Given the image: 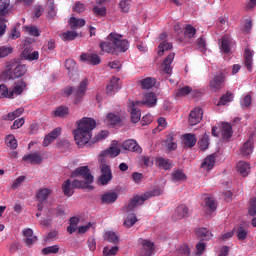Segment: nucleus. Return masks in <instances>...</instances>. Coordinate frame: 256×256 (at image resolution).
Masks as SVG:
<instances>
[{"instance_id": "obj_1", "label": "nucleus", "mask_w": 256, "mask_h": 256, "mask_svg": "<svg viewBox=\"0 0 256 256\" xmlns=\"http://www.w3.org/2000/svg\"><path fill=\"white\" fill-rule=\"evenodd\" d=\"M97 123L92 118L84 117L78 121V128L74 130V140L78 147H85L91 140V131L95 129Z\"/></svg>"}, {"instance_id": "obj_2", "label": "nucleus", "mask_w": 256, "mask_h": 256, "mask_svg": "<svg viewBox=\"0 0 256 256\" xmlns=\"http://www.w3.org/2000/svg\"><path fill=\"white\" fill-rule=\"evenodd\" d=\"M104 53H125L129 49V41L123 39V36L117 33H110L105 42L100 44Z\"/></svg>"}, {"instance_id": "obj_3", "label": "nucleus", "mask_w": 256, "mask_h": 256, "mask_svg": "<svg viewBox=\"0 0 256 256\" xmlns=\"http://www.w3.org/2000/svg\"><path fill=\"white\" fill-rule=\"evenodd\" d=\"M27 73V66L17 63L16 60L6 62L5 68L2 72V77L6 81L20 79Z\"/></svg>"}, {"instance_id": "obj_4", "label": "nucleus", "mask_w": 256, "mask_h": 256, "mask_svg": "<svg viewBox=\"0 0 256 256\" xmlns=\"http://www.w3.org/2000/svg\"><path fill=\"white\" fill-rule=\"evenodd\" d=\"M161 193H163L162 189H154L152 192H146L142 196H134L124 209L127 212L133 211L135 207H138V205H143V203H145V201H147V199L150 197L161 195Z\"/></svg>"}, {"instance_id": "obj_5", "label": "nucleus", "mask_w": 256, "mask_h": 256, "mask_svg": "<svg viewBox=\"0 0 256 256\" xmlns=\"http://www.w3.org/2000/svg\"><path fill=\"white\" fill-rule=\"evenodd\" d=\"M87 85H89V81L84 79L75 91L73 87H67L64 89V93L67 95V97H69V95H73L74 93V105H79V103L83 101V97H85Z\"/></svg>"}, {"instance_id": "obj_6", "label": "nucleus", "mask_w": 256, "mask_h": 256, "mask_svg": "<svg viewBox=\"0 0 256 256\" xmlns=\"http://www.w3.org/2000/svg\"><path fill=\"white\" fill-rule=\"evenodd\" d=\"M76 177L84 179L86 183H93V176L91 174V170H89V166H80L76 168L71 173V178L75 179Z\"/></svg>"}, {"instance_id": "obj_7", "label": "nucleus", "mask_w": 256, "mask_h": 256, "mask_svg": "<svg viewBox=\"0 0 256 256\" xmlns=\"http://www.w3.org/2000/svg\"><path fill=\"white\" fill-rule=\"evenodd\" d=\"M53 194V190L50 188H40L36 193V200L38 201V211L43 210V204L47 199H49V196Z\"/></svg>"}, {"instance_id": "obj_8", "label": "nucleus", "mask_w": 256, "mask_h": 256, "mask_svg": "<svg viewBox=\"0 0 256 256\" xmlns=\"http://www.w3.org/2000/svg\"><path fill=\"white\" fill-rule=\"evenodd\" d=\"M210 91L217 93V91H221L223 87H225V74L219 73L210 81L209 84Z\"/></svg>"}, {"instance_id": "obj_9", "label": "nucleus", "mask_w": 256, "mask_h": 256, "mask_svg": "<svg viewBox=\"0 0 256 256\" xmlns=\"http://www.w3.org/2000/svg\"><path fill=\"white\" fill-rule=\"evenodd\" d=\"M140 106H141L140 101H136V102L129 101V103H128L132 123H139V121H141V110H139V108H137Z\"/></svg>"}, {"instance_id": "obj_10", "label": "nucleus", "mask_w": 256, "mask_h": 256, "mask_svg": "<svg viewBox=\"0 0 256 256\" xmlns=\"http://www.w3.org/2000/svg\"><path fill=\"white\" fill-rule=\"evenodd\" d=\"M100 171H101V176L99 178V182L101 185H107L111 179H113V174H111V167L107 164H100Z\"/></svg>"}, {"instance_id": "obj_11", "label": "nucleus", "mask_w": 256, "mask_h": 256, "mask_svg": "<svg viewBox=\"0 0 256 256\" xmlns=\"http://www.w3.org/2000/svg\"><path fill=\"white\" fill-rule=\"evenodd\" d=\"M202 119H203V109L197 107L190 112L188 117V123L189 125H192V126L199 125Z\"/></svg>"}, {"instance_id": "obj_12", "label": "nucleus", "mask_w": 256, "mask_h": 256, "mask_svg": "<svg viewBox=\"0 0 256 256\" xmlns=\"http://www.w3.org/2000/svg\"><path fill=\"white\" fill-rule=\"evenodd\" d=\"M122 148L125 151H131L132 153H142L143 149L141 148V146H139V143H137L135 140L133 139H128L125 140L122 143Z\"/></svg>"}, {"instance_id": "obj_13", "label": "nucleus", "mask_w": 256, "mask_h": 256, "mask_svg": "<svg viewBox=\"0 0 256 256\" xmlns=\"http://www.w3.org/2000/svg\"><path fill=\"white\" fill-rule=\"evenodd\" d=\"M185 217H189V207L185 204H181L176 208L172 219H174V221H181V219H185Z\"/></svg>"}, {"instance_id": "obj_14", "label": "nucleus", "mask_w": 256, "mask_h": 256, "mask_svg": "<svg viewBox=\"0 0 256 256\" xmlns=\"http://www.w3.org/2000/svg\"><path fill=\"white\" fill-rule=\"evenodd\" d=\"M25 89H27V82H25V80L21 79V80L14 82L13 89H10V91L12 93V99H14L15 97H17L19 95H22L23 91H25Z\"/></svg>"}, {"instance_id": "obj_15", "label": "nucleus", "mask_w": 256, "mask_h": 256, "mask_svg": "<svg viewBox=\"0 0 256 256\" xmlns=\"http://www.w3.org/2000/svg\"><path fill=\"white\" fill-rule=\"evenodd\" d=\"M139 102L140 105H146V107H155L157 105V94L147 92L144 94L143 100Z\"/></svg>"}, {"instance_id": "obj_16", "label": "nucleus", "mask_w": 256, "mask_h": 256, "mask_svg": "<svg viewBox=\"0 0 256 256\" xmlns=\"http://www.w3.org/2000/svg\"><path fill=\"white\" fill-rule=\"evenodd\" d=\"M80 61L82 63H89L90 65H99L101 63V57L97 54L83 53L80 56Z\"/></svg>"}, {"instance_id": "obj_17", "label": "nucleus", "mask_w": 256, "mask_h": 256, "mask_svg": "<svg viewBox=\"0 0 256 256\" xmlns=\"http://www.w3.org/2000/svg\"><path fill=\"white\" fill-rule=\"evenodd\" d=\"M59 135H61V127L55 128L44 137L43 146L49 147V145H51V143H53V141H55Z\"/></svg>"}, {"instance_id": "obj_18", "label": "nucleus", "mask_w": 256, "mask_h": 256, "mask_svg": "<svg viewBox=\"0 0 256 256\" xmlns=\"http://www.w3.org/2000/svg\"><path fill=\"white\" fill-rule=\"evenodd\" d=\"M220 50L224 55H231V37L225 35L220 40Z\"/></svg>"}, {"instance_id": "obj_19", "label": "nucleus", "mask_w": 256, "mask_h": 256, "mask_svg": "<svg viewBox=\"0 0 256 256\" xmlns=\"http://www.w3.org/2000/svg\"><path fill=\"white\" fill-rule=\"evenodd\" d=\"M120 89H121V83H119V78L113 77L110 80L109 85L106 87V93L107 95H114Z\"/></svg>"}, {"instance_id": "obj_20", "label": "nucleus", "mask_w": 256, "mask_h": 256, "mask_svg": "<svg viewBox=\"0 0 256 256\" xmlns=\"http://www.w3.org/2000/svg\"><path fill=\"white\" fill-rule=\"evenodd\" d=\"M121 153V149L117 146H112L101 152L99 156V161H103V157H112L115 158Z\"/></svg>"}, {"instance_id": "obj_21", "label": "nucleus", "mask_w": 256, "mask_h": 256, "mask_svg": "<svg viewBox=\"0 0 256 256\" xmlns=\"http://www.w3.org/2000/svg\"><path fill=\"white\" fill-rule=\"evenodd\" d=\"M174 59L175 53L172 52L164 59L162 63L163 71L164 73H167V75H171V73L173 72V67H171V63H173Z\"/></svg>"}, {"instance_id": "obj_22", "label": "nucleus", "mask_w": 256, "mask_h": 256, "mask_svg": "<svg viewBox=\"0 0 256 256\" xmlns=\"http://www.w3.org/2000/svg\"><path fill=\"white\" fill-rule=\"evenodd\" d=\"M52 117H59L60 119H67L69 117V107L59 106L52 111Z\"/></svg>"}, {"instance_id": "obj_23", "label": "nucleus", "mask_w": 256, "mask_h": 256, "mask_svg": "<svg viewBox=\"0 0 256 256\" xmlns=\"http://www.w3.org/2000/svg\"><path fill=\"white\" fill-rule=\"evenodd\" d=\"M23 235L25 237V243L27 247H31L34 243H37V236L33 235V229L27 228L23 230Z\"/></svg>"}, {"instance_id": "obj_24", "label": "nucleus", "mask_w": 256, "mask_h": 256, "mask_svg": "<svg viewBox=\"0 0 256 256\" xmlns=\"http://www.w3.org/2000/svg\"><path fill=\"white\" fill-rule=\"evenodd\" d=\"M236 170L242 177H247L251 171V165L245 161H240L236 165Z\"/></svg>"}, {"instance_id": "obj_25", "label": "nucleus", "mask_w": 256, "mask_h": 256, "mask_svg": "<svg viewBox=\"0 0 256 256\" xmlns=\"http://www.w3.org/2000/svg\"><path fill=\"white\" fill-rule=\"evenodd\" d=\"M215 167V154L207 156L201 164L204 171H211Z\"/></svg>"}, {"instance_id": "obj_26", "label": "nucleus", "mask_w": 256, "mask_h": 256, "mask_svg": "<svg viewBox=\"0 0 256 256\" xmlns=\"http://www.w3.org/2000/svg\"><path fill=\"white\" fill-rule=\"evenodd\" d=\"M172 181L174 183H183L187 179V175L181 169H175L171 173Z\"/></svg>"}, {"instance_id": "obj_27", "label": "nucleus", "mask_w": 256, "mask_h": 256, "mask_svg": "<svg viewBox=\"0 0 256 256\" xmlns=\"http://www.w3.org/2000/svg\"><path fill=\"white\" fill-rule=\"evenodd\" d=\"M244 65L248 69V71H252V69H253V52L249 48H246L244 51Z\"/></svg>"}, {"instance_id": "obj_28", "label": "nucleus", "mask_w": 256, "mask_h": 256, "mask_svg": "<svg viewBox=\"0 0 256 256\" xmlns=\"http://www.w3.org/2000/svg\"><path fill=\"white\" fill-rule=\"evenodd\" d=\"M195 234L199 239H203V241H209L213 237V234L207 228H196Z\"/></svg>"}, {"instance_id": "obj_29", "label": "nucleus", "mask_w": 256, "mask_h": 256, "mask_svg": "<svg viewBox=\"0 0 256 256\" xmlns=\"http://www.w3.org/2000/svg\"><path fill=\"white\" fill-rule=\"evenodd\" d=\"M22 57L26 61H37V59H39V52L38 51H33V50L29 49V48H26L22 52Z\"/></svg>"}, {"instance_id": "obj_30", "label": "nucleus", "mask_w": 256, "mask_h": 256, "mask_svg": "<svg viewBox=\"0 0 256 256\" xmlns=\"http://www.w3.org/2000/svg\"><path fill=\"white\" fill-rule=\"evenodd\" d=\"M22 161H29L32 165H39L43 161V158L38 153L28 154L22 158Z\"/></svg>"}, {"instance_id": "obj_31", "label": "nucleus", "mask_w": 256, "mask_h": 256, "mask_svg": "<svg viewBox=\"0 0 256 256\" xmlns=\"http://www.w3.org/2000/svg\"><path fill=\"white\" fill-rule=\"evenodd\" d=\"M156 167H159V169H164L165 171L171 169L173 167V162L169 159L165 158H157L156 160Z\"/></svg>"}, {"instance_id": "obj_32", "label": "nucleus", "mask_w": 256, "mask_h": 256, "mask_svg": "<svg viewBox=\"0 0 256 256\" xmlns=\"http://www.w3.org/2000/svg\"><path fill=\"white\" fill-rule=\"evenodd\" d=\"M117 193L115 192H106L102 195L101 201L102 203H106V205H109L111 203H115L117 201Z\"/></svg>"}, {"instance_id": "obj_33", "label": "nucleus", "mask_w": 256, "mask_h": 256, "mask_svg": "<svg viewBox=\"0 0 256 256\" xmlns=\"http://www.w3.org/2000/svg\"><path fill=\"white\" fill-rule=\"evenodd\" d=\"M92 182H86L85 180H73L72 187L74 189H93V186H91Z\"/></svg>"}, {"instance_id": "obj_34", "label": "nucleus", "mask_w": 256, "mask_h": 256, "mask_svg": "<svg viewBox=\"0 0 256 256\" xmlns=\"http://www.w3.org/2000/svg\"><path fill=\"white\" fill-rule=\"evenodd\" d=\"M222 137L223 139H231L233 135V127L229 123H222Z\"/></svg>"}, {"instance_id": "obj_35", "label": "nucleus", "mask_w": 256, "mask_h": 256, "mask_svg": "<svg viewBox=\"0 0 256 256\" xmlns=\"http://www.w3.org/2000/svg\"><path fill=\"white\" fill-rule=\"evenodd\" d=\"M137 223V215L135 213H130L127 215V217L124 219L123 225L126 227V229H130V227H133Z\"/></svg>"}, {"instance_id": "obj_36", "label": "nucleus", "mask_w": 256, "mask_h": 256, "mask_svg": "<svg viewBox=\"0 0 256 256\" xmlns=\"http://www.w3.org/2000/svg\"><path fill=\"white\" fill-rule=\"evenodd\" d=\"M74 189L75 188H73V183H71V180L69 179L62 184V190L66 197H71L74 193Z\"/></svg>"}, {"instance_id": "obj_37", "label": "nucleus", "mask_w": 256, "mask_h": 256, "mask_svg": "<svg viewBox=\"0 0 256 256\" xmlns=\"http://www.w3.org/2000/svg\"><path fill=\"white\" fill-rule=\"evenodd\" d=\"M240 152L244 157L251 155V153H253V142H251V140L246 141L240 149Z\"/></svg>"}, {"instance_id": "obj_38", "label": "nucleus", "mask_w": 256, "mask_h": 256, "mask_svg": "<svg viewBox=\"0 0 256 256\" xmlns=\"http://www.w3.org/2000/svg\"><path fill=\"white\" fill-rule=\"evenodd\" d=\"M0 99H13V93L11 89L7 87L5 84L0 85Z\"/></svg>"}, {"instance_id": "obj_39", "label": "nucleus", "mask_w": 256, "mask_h": 256, "mask_svg": "<svg viewBox=\"0 0 256 256\" xmlns=\"http://www.w3.org/2000/svg\"><path fill=\"white\" fill-rule=\"evenodd\" d=\"M184 138V145L186 147H195V143H197V137L194 134H185Z\"/></svg>"}, {"instance_id": "obj_40", "label": "nucleus", "mask_w": 256, "mask_h": 256, "mask_svg": "<svg viewBox=\"0 0 256 256\" xmlns=\"http://www.w3.org/2000/svg\"><path fill=\"white\" fill-rule=\"evenodd\" d=\"M122 121L121 116L115 113H109L106 117V122L109 125H119V122Z\"/></svg>"}, {"instance_id": "obj_41", "label": "nucleus", "mask_w": 256, "mask_h": 256, "mask_svg": "<svg viewBox=\"0 0 256 256\" xmlns=\"http://www.w3.org/2000/svg\"><path fill=\"white\" fill-rule=\"evenodd\" d=\"M5 144L7 145V147L13 150L17 149L18 147L17 139L13 134H9L5 137Z\"/></svg>"}, {"instance_id": "obj_42", "label": "nucleus", "mask_w": 256, "mask_h": 256, "mask_svg": "<svg viewBox=\"0 0 256 256\" xmlns=\"http://www.w3.org/2000/svg\"><path fill=\"white\" fill-rule=\"evenodd\" d=\"M85 23V19H79L76 17L70 18V27H72V29H79L81 27H85Z\"/></svg>"}, {"instance_id": "obj_43", "label": "nucleus", "mask_w": 256, "mask_h": 256, "mask_svg": "<svg viewBox=\"0 0 256 256\" xmlns=\"http://www.w3.org/2000/svg\"><path fill=\"white\" fill-rule=\"evenodd\" d=\"M193 92V88H191L190 86H183L181 88H179L178 90H176L175 92V96L176 97H187V95H190V93Z\"/></svg>"}, {"instance_id": "obj_44", "label": "nucleus", "mask_w": 256, "mask_h": 256, "mask_svg": "<svg viewBox=\"0 0 256 256\" xmlns=\"http://www.w3.org/2000/svg\"><path fill=\"white\" fill-rule=\"evenodd\" d=\"M155 83H157L155 78H145L140 81L142 89H151L152 87H155Z\"/></svg>"}, {"instance_id": "obj_45", "label": "nucleus", "mask_w": 256, "mask_h": 256, "mask_svg": "<svg viewBox=\"0 0 256 256\" xmlns=\"http://www.w3.org/2000/svg\"><path fill=\"white\" fill-rule=\"evenodd\" d=\"M204 207L207 211H215V209H217V204L213 198L206 197L204 199Z\"/></svg>"}, {"instance_id": "obj_46", "label": "nucleus", "mask_w": 256, "mask_h": 256, "mask_svg": "<svg viewBox=\"0 0 256 256\" xmlns=\"http://www.w3.org/2000/svg\"><path fill=\"white\" fill-rule=\"evenodd\" d=\"M11 0H0V15L5 16L9 13Z\"/></svg>"}, {"instance_id": "obj_47", "label": "nucleus", "mask_w": 256, "mask_h": 256, "mask_svg": "<svg viewBox=\"0 0 256 256\" xmlns=\"http://www.w3.org/2000/svg\"><path fill=\"white\" fill-rule=\"evenodd\" d=\"M77 225H79V218L77 217L70 218V224L67 227V231L70 235H72V233H75V231H77Z\"/></svg>"}, {"instance_id": "obj_48", "label": "nucleus", "mask_w": 256, "mask_h": 256, "mask_svg": "<svg viewBox=\"0 0 256 256\" xmlns=\"http://www.w3.org/2000/svg\"><path fill=\"white\" fill-rule=\"evenodd\" d=\"M158 55L160 57H162L163 53H165V51H169V49H173V44L167 42V41H163L160 43L159 47H158Z\"/></svg>"}, {"instance_id": "obj_49", "label": "nucleus", "mask_w": 256, "mask_h": 256, "mask_svg": "<svg viewBox=\"0 0 256 256\" xmlns=\"http://www.w3.org/2000/svg\"><path fill=\"white\" fill-rule=\"evenodd\" d=\"M105 241H109V243H119V236L115 234L113 231H108L104 234Z\"/></svg>"}, {"instance_id": "obj_50", "label": "nucleus", "mask_w": 256, "mask_h": 256, "mask_svg": "<svg viewBox=\"0 0 256 256\" xmlns=\"http://www.w3.org/2000/svg\"><path fill=\"white\" fill-rule=\"evenodd\" d=\"M166 145L169 151H175L177 149V142L173 138V134H169L166 139Z\"/></svg>"}, {"instance_id": "obj_51", "label": "nucleus", "mask_w": 256, "mask_h": 256, "mask_svg": "<svg viewBox=\"0 0 256 256\" xmlns=\"http://www.w3.org/2000/svg\"><path fill=\"white\" fill-rule=\"evenodd\" d=\"M196 33H197V29H195V27L189 24L186 25L185 32H184L185 37H187L188 39H193Z\"/></svg>"}, {"instance_id": "obj_52", "label": "nucleus", "mask_w": 256, "mask_h": 256, "mask_svg": "<svg viewBox=\"0 0 256 256\" xmlns=\"http://www.w3.org/2000/svg\"><path fill=\"white\" fill-rule=\"evenodd\" d=\"M77 32L68 31L64 32L60 35L62 41H73L77 37Z\"/></svg>"}, {"instance_id": "obj_53", "label": "nucleus", "mask_w": 256, "mask_h": 256, "mask_svg": "<svg viewBox=\"0 0 256 256\" xmlns=\"http://www.w3.org/2000/svg\"><path fill=\"white\" fill-rule=\"evenodd\" d=\"M199 147L205 151V149L209 148V135L204 134L203 137L198 141Z\"/></svg>"}, {"instance_id": "obj_54", "label": "nucleus", "mask_w": 256, "mask_h": 256, "mask_svg": "<svg viewBox=\"0 0 256 256\" xmlns=\"http://www.w3.org/2000/svg\"><path fill=\"white\" fill-rule=\"evenodd\" d=\"M231 101H233V93L227 92L220 98V101L217 105H225L226 103H231Z\"/></svg>"}, {"instance_id": "obj_55", "label": "nucleus", "mask_w": 256, "mask_h": 256, "mask_svg": "<svg viewBox=\"0 0 256 256\" xmlns=\"http://www.w3.org/2000/svg\"><path fill=\"white\" fill-rule=\"evenodd\" d=\"M119 7L122 13H129V9H131V1L121 0L119 3Z\"/></svg>"}, {"instance_id": "obj_56", "label": "nucleus", "mask_w": 256, "mask_h": 256, "mask_svg": "<svg viewBox=\"0 0 256 256\" xmlns=\"http://www.w3.org/2000/svg\"><path fill=\"white\" fill-rule=\"evenodd\" d=\"M11 53H13V48L9 46L0 47V59H3V57H7L8 55H11Z\"/></svg>"}, {"instance_id": "obj_57", "label": "nucleus", "mask_w": 256, "mask_h": 256, "mask_svg": "<svg viewBox=\"0 0 256 256\" xmlns=\"http://www.w3.org/2000/svg\"><path fill=\"white\" fill-rule=\"evenodd\" d=\"M116 253H119V248L117 246H113L112 248L105 247L103 249L104 256H111V255H115Z\"/></svg>"}, {"instance_id": "obj_58", "label": "nucleus", "mask_w": 256, "mask_h": 256, "mask_svg": "<svg viewBox=\"0 0 256 256\" xmlns=\"http://www.w3.org/2000/svg\"><path fill=\"white\" fill-rule=\"evenodd\" d=\"M25 31L28 33V35H32V37H39L40 35L39 29H37L35 26H26Z\"/></svg>"}, {"instance_id": "obj_59", "label": "nucleus", "mask_w": 256, "mask_h": 256, "mask_svg": "<svg viewBox=\"0 0 256 256\" xmlns=\"http://www.w3.org/2000/svg\"><path fill=\"white\" fill-rule=\"evenodd\" d=\"M236 235L239 241H245V239H247V230H245L243 227H239Z\"/></svg>"}, {"instance_id": "obj_60", "label": "nucleus", "mask_w": 256, "mask_h": 256, "mask_svg": "<svg viewBox=\"0 0 256 256\" xmlns=\"http://www.w3.org/2000/svg\"><path fill=\"white\" fill-rule=\"evenodd\" d=\"M44 255H51V253H59V246L53 245L50 247H46L42 250Z\"/></svg>"}, {"instance_id": "obj_61", "label": "nucleus", "mask_w": 256, "mask_h": 256, "mask_svg": "<svg viewBox=\"0 0 256 256\" xmlns=\"http://www.w3.org/2000/svg\"><path fill=\"white\" fill-rule=\"evenodd\" d=\"M25 125V118H18L13 122V125L10 127L11 131L15 129H21V126Z\"/></svg>"}, {"instance_id": "obj_62", "label": "nucleus", "mask_w": 256, "mask_h": 256, "mask_svg": "<svg viewBox=\"0 0 256 256\" xmlns=\"http://www.w3.org/2000/svg\"><path fill=\"white\" fill-rule=\"evenodd\" d=\"M248 213L249 215H251V217H255L256 215V199L255 198L250 200Z\"/></svg>"}, {"instance_id": "obj_63", "label": "nucleus", "mask_w": 256, "mask_h": 256, "mask_svg": "<svg viewBox=\"0 0 256 256\" xmlns=\"http://www.w3.org/2000/svg\"><path fill=\"white\" fill-rule=\"evenodd\" d=\"M57 15V12L55 11V4L53 2L48 3V17L49 19H53Z\"/></svg>"}, {"instance_id": "obj_64", "label": "nucleus", "mask_w": 256, "mask_h": 256, "mask_svg": "<svg viewBox=\"0 0 256 256\" xmlns=\"http://www.w3.org/2000/svg\"><path fill=\"white\" fill-rule=\"evenodd\" d=\"M72 11H74L75 13H83V11H85V4L81 2H76L72 8Z\"/></svg>"}]
</instances>
